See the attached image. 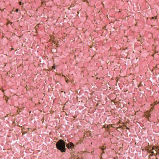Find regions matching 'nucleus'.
Listing matches in <instances>:
<instances>
[{
  "instance_id": "12",
  "label": "nucleus",
  "mask_w": 159,
  "mask_h": 159,
  "mask_svg": "<svg viewBox=\"0 0 159 159\" xmlns=\"http://www.w3.org/2000/svg\"><path fill=\"white\" fill-rule=\"evenodd\" d=\"M76 159H78V158H76Z\"/></svg>"
},
{
  "instance_id": "8",
  "label": "nucleus",
  "mask_w": 159,
  "mask_h": 159,
  "mask_svg": "<svg viewBox=\"0 0 159 159\" xmlns=\"http://www.w3.org/2000/svg\"><path fill=\"white\" fill-rule=\"evenodd\" d=\"M19 4H20V5H21V2H19Z\"/></svg>"
},
{
  "instance_id": "5",
  "label": "nucleus",
  "mask_w": 159,
  "mask_h": 159,
  "mask_svg": "<svg viewBox=\"0 0 159 159\" xmlns=\"http://www.w3.org/2000/svg\"><path fill=\"white\" fill-rule=\"evenodd\" d=\"M149 152L151 153L152 155H153L154 153V152L151 150H150Z\"/></svg>"
},
{
  "instance_id": "10",
  "label": "nucleus",
  "mask_w": 159,
  "mask_h": 159,
  "mask_svg": "<svg viewBox=\"0 0 159 159\" xmlns=\"http://www.w3.org/2000/svg\"><path fill=\"white\" fill-rule=\"evenodd\" d=\"M154 18V17H152V19H153Z\"/></svg>"
},
{
  "instance_id": "2",
  "label": "nucleus",
  "mask_w": 159,
  "mask_h": 159,
  "mask_svg": "<svg viewBox=\"0 0 159 159\" xmlns=\"http://www.w3.org/2000/svg\"><path fill=\"white\" fill-rule=\"evenodd\" d=\"M66 147L68 149H72V151H73V149L75 148V145L71 142H70L68 143L67 144Z\"/></svg>"
},
{
  "instance_id": "9",
  "label": "nucleus",
  "mask_w": 159,
  "mask_h": 159,
  "mask_svg": "<svg viewBox=\"0 0 159 159\" xmlns=\"http://www.w3.org/2000/svg\"><path fill=\"white\" fill-rule=\"evenodd\" d=\"M5 100H6V101H7V99H5Z\"/></svg>"
},
{
  "instance_id": "3",
  "label": "nucleus",
  "mask_w": 159,
  "mask_h": 159,
  "mask_svg": "<svg viewBox=\"0 0 159 159\" xmlns=\"http://www.w3.org/2000/svg\"><path fill=\"white\" fill-rule=\"evenodd\" d=\"M150 115L151 114H150V112L148 111H147L145 115V116L146 117V118H147L148 120L149 121H150L149 119V117L150 116Z\"/></svg>"
},
{
  "instance_id": "7",
  "label": "nucleus",
  "mask_w": 159,
  "mask_h": 159,
  "mask_svg": "<svg viewBox=\"0 0 159 159\" xmlns=\"http://www.w3.org/2000/svg\"><path fill=\"white\" fill-rule=\"evenodd\" d=\"M18 11V9H16L15 11V12H17Z\"/></svg>"
},
{
  "instance_id": "1",
  "label": "nucleus",
  "mask_w": 159,
  "mask_h": 159,
  "mask_svg": "<svg viewBox=\"0 0 159 159\" xmlns=\"http://www.w3.org/2000/svg\"><path fill=\"white\" fill-rule=\"evenodd\" d=\"M57 149L61 152H65L66 149V143L62 139L59 140L56 144Z\"/></svg>"
},
{
  "instance_id": "11",
  "label": "nucleus",
  "mask_w": 159,
  "mask_h": 159,
  "mask_svg": "<svg viewBox=\"0 0 159 159\" xmlns=\"http://www.w3.org/2000/svg\"><path fill=\"white\" fill-rule=\"evenodd\" d=\"M100 159H103L102 158H101Z\"/></svg>"
},
{
  "instance_id": "4",
  "label": "nucleus",
  "mask_w": 159,
  "mask_h": 159,
  "mask_svg": "<svg viewBox=\"0 0 159 159\" xmlns=\"http://www.w3.org/2000/svg\"><path fill=\"white\" fill-rule=\"evenodd\" d=\"M70 153L71 155V159H75V156H74V155H73L72 154L71 152H70Z\"/></svg>"
},
{
  "instance_id": "6",
  "label": "nucleus",
  "mask_w": 159,
  "mask_h": 159,
  "mask_svg": "<svg viewBox=\"0 0 159 159\" xmlns=\"http://www.w3.org/2000/svg\"><path fill=\"white\" fill-rule=\"evenodd\" d=\"M101 149L103 151V153H104V149L103 148H101Z\"/></svg>"
}]
</instances>
